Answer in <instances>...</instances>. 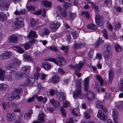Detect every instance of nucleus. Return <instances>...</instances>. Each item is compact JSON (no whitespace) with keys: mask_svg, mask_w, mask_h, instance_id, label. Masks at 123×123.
Instances as JSON below:
<instances>
[{"mask_svg":"<svg viewBox=\"0 0 123 123\" xmlns=\"http://www.w3.org/2000/svg\"><path fill=\"white\" fill-rule=\"evenodd\" d=\"M23 90L21 88H16L14 89V92L9 95L8 97V99L9 101L13 100L15 98L18 100L19 99L21 95V93Z\"/></svg>","mask_w":123,"mask_h":123,"instance_id":"1","label":"nucleus"},{"mask_svg":"<svg viewBox=\"0 0 123 123\" xmlns=\"http://www.w3.org/2000/svg\"><path fill=\"white\" fill-rule=\"evenodd\" d=\"M48 60L51 61L57 65L59 66L65 65H66V61L63 57L60 55H58L57 56L56 59L55 58H48Z\"/></svg>","mask_w":123,"mask_h":123,"instance_id":"2","label":"nucleus"},{"mask_svg":"<svg viewBox=\"0 0 123 123\" xmlns=\"http://www.w3.org/2000/svg\"><path fill=\"white\" fill-rule=\"evenodd\" d=\"M27 36L29 39V43L31 44H32L35 42L34 38L37 37V36L36 34L35 31H31L29 32Z\"/></svg>","mask_w":123,"mask_h":123,"instance_id":"3","label":"nucleus"},{"mask_svg":"<svg viewBox=\"0 0 123 123\" xmlns=\"http://www.w3.org/2000/svg\"><path fill=\"white\" fill-rule=\"evenodd\" d=\"M76 85L77 90L73 94L74 98H76L79 96L81 97H83L84 95H83L81 92L80 83H79L78 85L76 84Z\"/></svg>","mask_w":123,"mask_h":123,"instance_id":"4","label":"nucleus"},{"mask_svg":"<svg viewBox=\"0 0 123 123\" xmlns=\"http://www.w3.org/2000/svg\"><path fill=\"white\" fill-rule=\"evenodd\" d=\"M95 21L96 24L99 26H102L104 24V18L102 17H101L98 13L96 15Z\"/></svg>","mask_w":123,"mask_h":123,"instance_id":"5","label":"nucleus"},{"mask_svg":"<svg viewBox=\"0 0 123 123\" xmlns=\"http://www.w3.org/2000/svg\"><path fill=\"white\" fill-rule=\"evenodd\" d=\"M16 21H15V25L16 28L19 29L24 25L23 19L22 17H18L15 18Z\"/></svg>","mask_w":123,"mask_h":123,"instance_id":"6","label":"nucleus"},{"mask_svg":"<svg viewBox=\"0 0 123 123\" xmlns=\"http://www.w3.org/2000/svg\"><path fill=\"white\" fill-rule=\"evenodd\" d=\"M60 26L59 23L56 21L50 22L49 25L51 30L54 32Z\"/></svg>","mask_w":123,"mask_h":123,"instance_id":"7","label":"nucleus"},{"mask_svg":"<svg viewBox=\"0 0 123 123\" xmlns=\"http://www.w3.org/2000/svg\"><path fill=\"white\" fill-rule=\"evenodd\" d=\"M27 79L24 83V85L25 87H27L31 85L35 81V79L30 77L28 75H26Z\"/></svg>","mask_w":123,"mask_h":123,"instance_id":"8","label":"nucleus"},{"mask_svg":"<svg viewBox=\"0 0 123 123\" xmlns=\"http://www.w3.org/2000/svg\"><path fill=\"white\" fill-rule=\"evenodd\" d=\"M104 112L101 110L98 111V117L100 118L101 120L104 121H105L107 118V117L106 115V112L105 111Z\"/></svg>","mask_w":123,"mask_h":123,"instance_id":"9","label":"nucleus"},{"mask_svg":"<svg viewBox=\"0 0 123 123\" xmlns=\"http://www.w3.org/2000/svg\"><path fill=\"white\" fill-rule=\"evenodd\" d=\"M83 66V64L82 62H79L78 64H77L74 66L70 65V67L74 69L76 73L78 72Z\"/></svg>","mask_w":123,"mask_h":123,"instance_id":"10","label":"nucleus"},{"mask_svg":"<svg viewBox=\"0 0 123 123\" xmlns=\"http://www.w3.org/2000/svg\"><path fill=\"white\" fill-rule=\"evenodd\" d=\"M12 55V53L11 51L6 52L2 54L0 56L1 59H7L10 58Z\"/></svg>","mask_w":123,"mask_h":123,"instance_id":"11","label":"nucleus"},{"mask_svg":"<svg viewBox=\"0 0 123 123\" xmlns=\"http://www.w3.org/2000/svg\"><path fill=\"white\" fill-rule=\"evenodd\" d=\"M96 107L98 109H100L105 112H107V110L102 105V102L100 100H98L96 101L95 103Z\"/></svg>","mask_w":123,"mask_h":123,"instance_id":"12","label":"nucleus"},{"mask_svg":"<svg viewBox=\"0 0 123 123\" xmlns=\"http://www.w3.org/2000/svg\"><path fill=\"white\" fill-rule=\"evenodd\" d=\"M57 97L59 101L62 102L65 99V94L63 92H60L57 94Z\"/></svg>","mask_w":123,"mask_h":123,"instance_id":"13","label":"nucleus"},{"mask_svg":"<svg viewBox=\"0 0 123 123\" xmlns=\"http://www.w3.org/2000/svg\"><path fill=\"white\" fill-rule=\"evenodd\" d=\"M33 97L36 98L38 101L39 102L42 101L44 103H46L47 100L46 97H44L43 98L42 96H38L36 94L33 95Z\"/></svg>","mask_w":123,"mask_h":123,"instance_id":"14","label":"nucleus"},{"mask_svg":"<svg viewBox=\"0 0 123 123\" xmlns=\"http://www.w3.org/2000/svg\"><path fill=\"white\" fill-rule=\"evenodd\" d=\"M51 82L55 84L58 83L60 79V78L57 75H55L52 76L51 77Z\"/></svg>","mask_w":123,"mask_h":123,"instance_id":"15","label":"nucleus"},{"mask_svg":"<svg viewBox=\"0 0 123 123\" xmlns=\"http://www.w3.org/2000/svg\"><path fill=\"white\" fill-rule=\"evenodd\" d=\"M8 40L10 43H15L18 41V37L14 35H12L9 36Z\"/></svg>","mask_w":123,"mask_h":123,"instance_id":"16","label":"nucleus"},{"mask_svg":"<svg viewBox=\"0 0 123 123\" xmlns=\"http://www.w3.org/2000/svg\"><path fill=\"white\" fill-rule=\"evenodd\" d=\"M89 77H88L85 78L84 81V88L85 91H87L88 88L89 84Z\"/></svg>","mask_w":123,"mask_h":123,"instance_id":"17","label":"nucleus"},{"mask_svg":"<svg viewBox=\"0 0 123 123\" xmlns=\"http://www.w3.org/2000/svg\"><path fill=\"white\" fill-rule=\"evenodd\" d=\"M15 118V116L13 113L8 114L6 116V119L7 121L11 122L14 121Z\"/></svg>","mask_w":123,"mask_h":123,"instance_id":"18","label":"nucleus"},{"mask_svg":"<svg viewBox=\"0 0 123 123\" xmlns=\"http://www.w3.org/2000/svg\"><path fill=\"white\" fill-rule=\"evenodd\" d=\"M95 76L96 79L98 80L100 84L102 86H103L104 84L105 85L106 83V82L103 80L102 77L100 75H96Z\"/></svg>","mask_w":123,"mask_h":123,"instance_id":"19","label":"nucleus"},{"mask_svg":"<svg viewBox=\"0 0 123 123\" xmlns=\"http://www.w3.org/2000/svg\"><path fill=\"white\" fill-rule=\"evenodd\" d=\"M25 74L22 73L18 72L15 74V78L17 80H20L25 76Z\"/></svg>","mask_w":123,"mask_h":123,"instance_id":"20","label":"nucleus"},{"mask_svg":"<svg viewBox=\"0 0 123 123\" xmlns=\"http://www.w3.org/2000/svg\"><path fill=\"white\" fill-rule=\"evenodd\" d=\"M114 74L113 71L110 70L109 71V82L111 84L112 82V80L114 78Z\"/></svg>","mask_w":123,"mask_h":123,"instance_id":"21","label":"nucleus"},{"mask_svg":"<svg viewBox=\"0 0 123 123\" xmlns=\"http://www.w3.org/2000/svg\"><path fill=\"white\" fill-rule=\"evenodd\" d=\"M30 68L31 67L29 66H25L23 67L22 69L23 72L22 73L25 74V76L26 75L29 73Z\"/></svg>","mask_w":123,"mask_h":123,"instance_id":"22","label":"nucleus"},{"mask_svg":"<svg viewBox=\"0 0 123 123\" xmlns=\"http://www.w3.org/2000/svg\"><path fill=\"white\" fill-rule=\"evenodd\" d=\"M31 26L33 28H36L38 26L37 21H35L33 18H31L30 20Z\"/></svg>","mask_w":123,"mask_h":123,"instance_id":"23","label":"nucleus"},{"mask_svg":"<svg viewBox=\"0 0 123 123\" xmlns=\"http://www.w3.org/2000/svg\"><path fill=\"white\" fill-rule=\"evenodd\" d=\"M23 59L25 61L32 62L33 60L31 56L26 54H24L23 55Z\"/></svg>","mask_w":123,"mask_h":123,"instance_id":"24","label":"nucleus"},{"mask_svg":"<svg viewBox=\"0 0 123 123\" xmlns=\"http://www.w3.org/2000/svg\"><path fill=\"white\" fill-rule=\"evenodd\" d=\"M42 4L46 7H49L51 6V2L46 0H43L42 2Z\"/></svg>","mask_w":123,"mask_h":123,"instance_id":"25","label":"nucleus"},{"mask_svg":"<svg viewBox=\"0 0 123 123\" xmlns=\"http://www.w3.org/2000/svg\"><path fill=\"white\" fill-rule=\"evenodd\" d=\"M27 11L24 9H21L19 11L17 10L14 12L15 14L21 15V14L24 15L27 13Z\"/></svg>","mask_w":123,"mask_h":123,"instance_id":"26","label":"nucleus"},{"mask_svg":"<svg viewBox=\"0 0 123 123\" xmlns=\"http://www.w3.org/2000/svg\"><path fill=\"white\" fill-rule=\"evenodd\" d=\"M42 67L46 70L50 69L51 68V66L49 63L46 62H44L42 65Z\"/></svg>","mask_w":123,"mask_h":123,"instance_id":"27","label":"nucleus"},{"mask_svg":"<svg viewBox=\"0 0 123 123\" xmlns=\"http://www.w3.org/2000/svg\"><path fill=\"white\" fill-rule=\"evenodd\" d=\"M5 71L2 68H0V79L2 80H4V76L5 75Z\"/></svg>","mask_w":123,"mask_h":123,"instance_id":"28","label":"nucleus"},{"mask_svg":"<svg viewBox=\"0 0 123 123\" xmlns=\"http://www.w3.org/2000/svg\"><path fill=\"white\" fill-rule=\"evenodd\" d=\"M7 16L3 13H0V20L1 21H3L6 20Z\"/></svg>","mask_w":123,"mask_h":123,"instance_id":"29","label":"nucleus"},{"mask_svg":"<svg viewBox=\"0 0 123 123\" xmlns=\"http://www.w3.org/2000/svg\"><path fill=\"white\" fill-rule=\"evenodd\" d=\"M87 27L89 29L93 30H96L97 28L96 25L93 24H88Z\"/></svg>","mask_w":123,"mask_h":123,"instance_id":"30","label":"nucleus"},{"mask_svg":"<svg viewBox=\"0 0 123 123\" xmlns=\"http://www.w3.org/2000/svg\"><path fill=\"white\" fill-rule=\"evenodd\" d=\"M118 86L120 91L123 92V79H121L119 81Z\"/></svg>","mask_w":123,"mask_h":123,"instance_id":"31","label":"nucleus"},{"mask_svg":"<svg viewBox=\"0 0 123 123\" xmlns=\"http://www.w3.org/2000/svg\"><path fill=\"white\" fill-rule=\"evenodd\" d=\"M60 48L63 50L66 53H67L69 47L68 46H66L62 45L61 47H60Z\"/></svg>","mask_w":123,"mask_h":123,"instance_id":"32","label":"nucleus"},{"mask_svg":"<svg viewBox=\"0 0 123 123\" xmlns=\"http://www.w3.org/2000/svg\"><path fill=\"white\" fill-rule=\"evenodd\" d=\"M112 56V53L106 52L104 55V58L105 60H108Z\"/></svg>","mask_w":123,"mask_h":123,"instance_id":"33","label":"nucleus"},{"mask_svg":"<svg viewBox=\"0 0 123 123\" xmlns=\"http://www.w3.org/2000/svg\"><path fill=\"white\" fill-rule=\"evenodd\" d=\"M9 7H8V5H4L2 4H0V9L2 11H4L7 10V8Z\"/></svg>","mask_w":123,"mask_h":123,"instance_id":"34","label":"nucleus"},{"mask_svg":"<svg viewBox=\"0 0 123 123\" xmlns=\"http://www.w3.org/2000/svg\"><path fill=\"white\" fill-rule=\"evenodd\" d=\"M16 66L14 64H8L6 67V68L8 69H15Z\"/></svg>","mask_w":123,"mask_h":123,"instance_id":"35","label":"nucleus"},{"mask_svg":"<svg viewBox=\"0 0 123 123\" xmlns=\"http://www.w3.org/2000/svg\"><path fill=\"white\" fill-rule=\"evenodd\" d=\"M104 41L101 38H99L97 41V42L95 45V47H98L99 44L102 43Z\"/></svg>","mask_w":123,"mask_h":123,"instance_id":"36","label":"nucleus"},{"mask_svg":"<svg viewBox=\"0 0 123 123\" xmlns=\"http://www.w3.org/2000/svg\"><path fill=\"white\" fill-rule=\"evenodd\" d=\"M14 70L13 69H12L10 70V73L9 74V76L10 77H9L8 76H7L6 77V78H7L8 80H12V79L11 76L12 75L14 74Z\"/></svg>","mask_w":123,"mask_h":123,"instance_id":"37","label":"nucleus"},{"mask_svg":"<svg viewBox=\"0 0 123 123\" xmlns=\"http://www.w3.org/2000/svg\"><path fill=\"white\" fill-rule=\"evenodd\" d=\"M82 15H84L88 19L90 18V15L89 13L87 12L83 11L82 12Z\"/></svg>","mask_w":123,"mask_h":123,"instance_id":"38","label":"nucleus"},{"mask_svg":"<svg viewBox=\"0 0 123 123\" xmlns=\"http://www.w3.org/2000/svg\"><path fill=\"white\" fill-rule=\"evenodd\" d=\"M71 6V4L69 3L64 2L63 5L62 6L64 9H67Z\"/></svg>","mask_w":123,"mask_h":123,"instance_id":"39","label":"nucleus"},{"mask_svg":"<svg viewBox=\"0 0 123 123\" xmlns=\"http://www.w3.org/2000/svg\"><path fill=\"white\" fill-rule=\"evenodd\" d=\"M116 51L117 52H120L122 50V47L119 45L117 44H115L114 46Z\"/></svg>","mask_w":123,"mask_h":123,"instance_id":"40","label":"nucleus"},{"mask_svg":"<svg viewBox=\"0 0 123 123\" xmlns=\"http://www.w3.org/2000/svg\"><path fill=\"white\" fill-rule=\"evenodd\" d=\"M7 87L6 85L4 83H1L0 84V91H3L5 90Z\"/></svg>","mask_w":123,"mask_h":123,"instance_id":"41","label":"nucleus"},{"mask_svg":"<svg viewBox=\"0 0 123 123\" xmlns=\"http://www.w3.org/2000/svg\"><path fill=\"white\" fill-rule=\"evenodd\" d=\"M105 46L106 47V52L111 53V48L110 45L109 44H105Z\"/></svg>","mask_w":123,"mask_h":123,"instance_id":"42","label":"nucleus"},{"mask_svg":"<svg viewBox=\"0 0 123 123\" xmlns=\"http://www.w3.org/2000/svg\"><path fill=\"white\" fill-rule=\"evenodd\" d=\"M12 61L14 62L13 64L16 63L18 64L19 65L21 63V62L19 61V60L16 58H14L12 60Z\"/></svg>","mask_w":123,"mask_h":123,"instance_id":"43","label":"nucleus"},{"mask_svg":"<svg viewBox=\"0 0 123 123\" xmlns=\"http://www.w3.org/2000/svg\"><path fill=\"white\" fill-rule=\"evenodd\" d=\"M15 47L16 48V50L18 51V53H24V51L19 46Z\"/></svg>","mask_w":123,"mask_h":123,"instance_id":"44","label":"nucleus"},{"mask_svg":"<svg viewBox=\"0 0 123 123\" xmlns=\"http://www.w3.org/2000/svg\"><path fill=\"white\" fill-rule=\"evenodd\" d=\"M44 114L43 113H39L38 116V119L41 121H44Z\"/></svg>","mask_w":123,"mask_h":123,"instance_id":"45","label":"nucleus"},{"mask_svg":"<svg viewBox=\"0 0 123 123\" xmlns=\"http://www.w3.org/2000/svg\"><path fill=\"white\" fill-rule=\"evenodd\" d=\"M61 14L62 17H66L67 15V11L65 10H63L61 12Z\"/></svg>","mask_w":123,"mask_h":123,"instance_id":"46","label":"nucleus"},{"mask_svg":"<svg viewBox=\"0 0 123 123\" xmlns=\"http://www.w3.org/2000/svg\"><path fill=\"white\" fill-rule=\"evenodd\" d=\"M117 106L118 108L119 109H121L122 108L123 106V101H120L118 102Z\"/></svg>","mask_w":123,"mask_h":123,"instance_id":"47","label":"nucleus"},{"mask_svg":"<svg viewBox=\"0 0 123 123\" xmlns=\"http://www.w3.org/2000/svg\"><path fill=\"white\" fill-rule=\"evenodd\" d=\"M89 3H91L92 5L93 8L95 10V11L97 12L98 11V8L95 5V4L93 3L90 2Z\"/></svg>","mask_w":123,"mask_h":123,"instance_id":"48","label":"nucleus"},{"mask_svg":"<svg viewBox=\"0 0 123 123\" xmlns=\"http://www.w3.org/2000/svg\"><path fill=\"white\" fill-rule=\"evenodd\" d=\"M49 31L47 28H44L43 30V35H48L49 33Z\"/></svg>","mask_w":123,"mask_h":123,"instance_id":"49","label":"nucleus"},{"mask_svg":"<svg viewBox=\"0 0 123 123\" xmlns=\"http://www.w3.org/2000/svg\"><path fill=\"white\" fill-rule=\"evenodd\" d=\"M68 14L71 19L73 20L75 18L76 15L75 14L71 12H70L68 13Z\"/></svg>","mask_w":123,"mask_h":123,"instance_id":"50","label":"nucleus"},{"mask_svg":"<svg viewBox=\"0 0 123 123\" xmlns=\"http://www.w3.org/2000/svg\"><path fill=\"white\" fill-rule=\"evenodd\" d=\"M112 113L113 116L114 118L115 119H117V118L118 115L117 111L115 110H114Z\"/></svg>","mask_w":123,"mask_h":123,"instance_id":"51","label":"nucleus"},{"mask_svg":"<svg viewBox=\"0 0 123 123\" xmlns=\"http://www.w3.org/2000/svg\"><path fill=\"white\" fill-rule=\"evenodd\" d=\"M48 48L50 50H52L55 52H57L58 51L57 49L54 46H49L48 47Z\"/></svg>","mask_w":123,"mask_h":123,"instance_id":"52","label":"nucleus"},{"mask_svg":"<svg viewBox=\"0 0 123 123\" xmlns=\"http://www.w3.org/2000/svg\"><path fill=\"white\" fill-rule=\"evenodd\" d=\"M83 46V45L82 44L80 43H76L74 46V48L76 49H77Z\"/></svg>","mask_w":123,"mask_h":123,"instance_id":"53","label":"nucleus"},{"mask_svg":"<svg viewBox=\"0 0 123 123\" xmlns=\"http://www.w3.org/2000/svg\"><path fill=\"white\" fill-rule=\"evenodd\" d=\"M26 7L28 10L29 11H33L35 9L34 6L32 5L31 6H26Z\"/></svg>","mask_w":123,"mask_h":123,"instance_id":"54","label":"nucleus"},{"mask_svg":"<svg viewBox=\"0 0 123 123\" xmlns=\"http://www.w3.org/2000/svg\"><path fill=\"white\" fill-rule=\"evenodd\" d=\"M0 4H2L4 5H6L7 4L8 5V7H9L10 5V3L8 0H3Z\"/></svg>","mask_w":123,"mask_h":123,"instance_id":"55","label":"nucleus"},{"mask_svg":"<svg viewBox=\"0 0 123 123\" xmlns=\"http://www.w3.org/2000/svg\"><path fill=\"white\" fill-rule=\"evenodd\" d=\"M84 117L86 119H89L90 118L91 116L89 113L87 112H84Z\"/></svg>","mask_w":123,"mask_h":123,"instance_id":"56","label":"nucleus"},{"mask_svg":"<svg viewBox=\"0 0 123 123\" xmlns=\"http://www.w3.org/2000/svg\"><path fill=\"white\" fill-rule=\"evenodd\" d=\"M93 50L92 49H91L89 53V56L90 58H92L93 57Z\"/></svg>","mask_w":123,"mask_h":123,"instance_id":"57","label":"nucleus"},{"mask_svg":"<svg viewBox=\"0 0 123 123\" xmlns=\"http://www.w3.org/2000/svg\"><path fill=\"white\" fill-rule=\"evenodd\" d=\"M121 24L119 23H115L114 24V26L116 29H120L121 28Z\"/></svg>","mask_w":123,"mask_h":123,"instance_id":"58","label":"nucleus"},{"mask_svg":"<svg viewBox=\"0 0 123 123\" xmlns=\"http://www.w3.org/2000/svg\"><path fill=\"white\" fill-rule=\"evenodd\" d=\"M31 116L30 114L28 113H26L24 115V117L25 118L30 119H31Z\"/></svg>","mask_w":123,"mask_h":123,"instance_id":"59","label":"nucleus"},{"mask_svg":"<svg viewBox=\"0 0 123 123\" xmlns=\"http://www.w3.org/2000/svg\"><path fill=\"white\" fill-rule=\"evenodd\" d=\"M103 34L104 35V36L106 39L108 38V36L107 34L106 30L105 29L103 31Z\"/></svg>","mask_w":123,"mask_h":123,"instance_id":"60","label":"nucleus"},{"mask_svg":"<svg viewBox=\"0 0 123 123\" xmlns=\"http://www.w3.org/2000/svg\"><path fill=\"white\" fill-rule=\"evenodd\" d=\"M23 45L25 49H29L30 47L29 44L28 43L23 44Z\"/></svg>","mask_w":123,"mask_h":123,"instance_id":"61","label":"nucleus"},{"mask_svg":"<svg viewBox=\"0 0 123 123\" xmlns=\"http://www.w3.org/2000/svg\"><path fill=\"white\" fill-rule=\"evenodd\" d=\"M61 113L62 116L65 117L66 116V111L63 108H62L61 109Z\"/></svg>","mask_w":123,"mask_h":123,"instance_id":"62","label":"nucleus"},{"mask_svg":"<svg viewBox=\"0 0 123 123\" xmlns=\"http://www.w3.org/2000/svg\"><path fill=\"white\" fill-rule=\"evenodd\" d=\"M96 57V59H99L100 60L102 59V55L100 53L97 54Z\"/></svg>","mask_w":123,"mask_h":123,"instance_id":"63","label":"nucleus"},{"mask_svg":"<svg viewBox=\"0 0 123 123\" xmlns=\"http://www.w3.org/2000/svg\"><path fill=\"white\" fill-rule=\"evenodd\" d=\"M74 122L72 118H70L67 120L66 123H73Z\"/></svg>","mask_w":123,"mask_h":123,"instance_id":"64","label":"nucleus"}]
</instances>
